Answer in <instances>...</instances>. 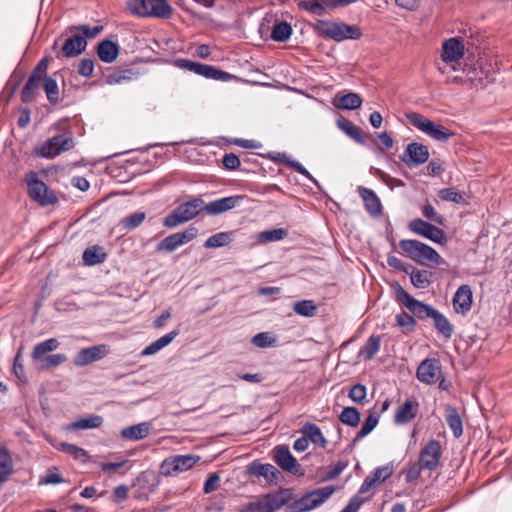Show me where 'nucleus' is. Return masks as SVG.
Returning <instances> with one entry per match:
<instances>
[{
  "instance_id": "obj_32",
  "label": "nucleus",
  "mask_w": 512,
  "mask_h": 512,
  "mask_svg": "<svg viewBox=\"0 0 512 512\" xmlns=\"http://www.w3.org/2000/svg\"><path fill=\"white\" fill-rule=\"evenodd\" d=\"M82 258L85 265L95 266L106 260L107 253L103 247L94 245L84 250Z\"/></svg>"
},
{
  "instance_id": "obj_59",
  "label": "nucleus",
  "mask_w": 512,
  "mask_h": 512,
  "mask_svg": "<svg viewBox=\"0 0 512 512\" xmlns=\"http://www.w3.org/2000/svg\"><path fill=\"white\" fill-rule=\"evenodd\" d=\"M64 361V356L61 354L47 355L42 359L37 360L41 369H51L59 366Z\"/></svg>"
},
{
  "instance_id": "obj_1",
  "label": "nucleus",
  "mask_w": 512,
  "mask_h": 512,
  "mask_svg": "<svg viewBox=\"0 0 512 512\" xmlns=\"http://www.w3.org/2000/svg\"><path fill=\"white\" fill-rule=\"evenodd\" d=\"M292 499V489L279 488L257 496L254 501L242 505L238 512H277Z\"/></svg>"
},
{
  "instance_id": "obj_13",
  "label": "nucleus",
  "mask_w": 512,
  "mask_h": 512,
  "mask_svg": "<svg viewBox=\"0 0 512 512\" xmlns=\"http://www.w3.org/2000/svg\"><path fill=\"white\" fill-rule=\"evenodd\" d=\"M274 460L280 468L294 475L303 476L304 471L286 445H277L274 449Z\"/></svg>"
},
{
  "instance_id": "obj_63",
  "label": "nucleus",
  "mask_w": 512,
  "mask_h": 512,
  "mask_svg": "<svg viewBox=\"0 0 512 512\" xmlns=\"http://www.w3.org/2000/svg\"><path fill=\"white\" fill-rule=\"evenodd\" d=\"M94 70V61L91 58H84L79 61L77 73L82 77H90Z\"/></svg>"
},
{
  "instance_id": "obj_16",
  "label": "nucleus",
  "mask_w": 512,
  "mask_h": 512,
  "mask_svg": "<svg viewBox=\"0 0 512 512\" xmlns=\"http://www.w3.org/2000/svg\"><path fill=\"white\" fill-rule=\"evenodd\" d=\"M64 151V134L48 138L33 149V155L38 158L52 159Z\"/></svg>"
},
{
  "instance_id": "obj_60",
  "label": "nucleus",
  "mask_w": 512,
  "mask_h": 512,
  "mask_svg": "<svg viewBox=\"0 0 512 512\" xmlns=\"http://www.w3.org/2000/svg\"><path fill=\"white\" fill-rule=\"evenodd\" d=\"M367 395V388L363 384H355L349 391L348 397L355 403H362Z\"/></svg>"
},
{
  "instance_id": "obj_20",
  "label": "nucleus",
  "mask_w": 512,
  "mask_h": 512,
  "mask_svg": "<svg viewBox=\"0 0 512 512\" xmlns=\"http://www.w3.org/2000/svg\"><path fill=\"white\" fill-rule=\"evenodd\" d=\"M440 373L439 361L436 359H425L417 368V378L425 384H434Z\"/></svg>"
},
{
  "instance_id": "obj_4",
  "label": "nucleus",
  "mask_w": 512,
  "mask_h": 512,
  "mask_svg": "<svg viewBox=\"0 0 512 512\" xmlns=\"http://www.w3.org/2000/svg\"><path fill=\"white\" fill-rule=\"evenodd\" d=\"M206 204L199 196L192 198L171 211L164 219L163 226L166 228H174L180 224L186 223L196 218L201 211H205Z\"/></svg>"
},
{
  "instance_id": "obj_10",
  "label": "nucleus",
  "mask_w": 512,
  "mask_h": 512,
  "mask_svg": "<svg viewBox=\"0 0 512 512\" xmlns=\"http://www.w3.org/2000/svg\"><path fill=\"white\" fill-rule=\"evenodd\" d=\"M411 232L423 236L430 241L443 245L447 242L446 234L443 229L424 221L421 218H415L408 223Z\"/></svg>"
},
{
  "instance_id": "obj_2",
  "label": "nucleus",
  "mask_w": 512,
  "mask_h": 512,
  "mask_svg": "<svg viewBox=\"0 0 512 512\" xmlns=\"http://www.w3.org/2000/svg\"><path fill=\"white\" fill-rule=\"evenodd\" d=\"M311 27L317 35L335 42L358 40L362 36L361 29L358 26L344 22L317 20Z\"/></svg>"
},
{
  "instance_id": "obj_52",
  "label": "nucleus",
  "mask_w": 512,
  "mask_h": 512,
  "mask_svg": "<svg viewBox=\"0 0 512 512\" xmlns=\"http://www.w3.org/2000/svg\"><path fill=\"white\" fill-rule=\"evenodd\" d=\"M392 473L393 468L389 465H385L375 468L367 477L376 485L377 483L384 482Z\"/></svg>"
},
{
  "instance_id": "obj_38",
  "label": "nucleus",
  "mask_w": 512,
  "mask_h": 512,
  "mask_svg": "<svg viewBox=\"0 0 512 512\" xmlns=\"http://www.w3.org/2000/svg\"><path fill=\"white\" fill-rule=\"evenodd\" d=\"M434 327L437 330L439 334H441L446 339H450L453 335V325L450 323L448 318L441 313L440 311L436 310L434 315L432 316Z\"/></svg>"
},
{
  "instance_id": "obj_55",
  "label": "nucleus",
  "mask_w": 512,
  "mask_h": 512,
  "mask_svg": "<svg viewBox=\"0 0 512 512\" xmlns=\"http://www.w3.org/2000/svg\"><path fill=\"white\" fill-rule=\"evenodd\" d=\"M298 7L317 16H323L326 13L323 3L319 0L301 1Z\"/></svg>"
},
{
  "instance_id": "obj_64",
  "label": "nucleus",
  "mask_w": 512,
  "mask_h": 512,
  "mask_svg": "<svg viewBox=\"0 0 512 512\" xmlns=\"http://www.w3.org/2000/svg\"><path fill=\"white\" fill-rule=\"evenodd\" d=\"M222 164L226 170L234 171L239 169L241 162L236 154L226 153L222 158Z\"/></svg>"
},
{
  "instance_id": "obj_15",
  "label": "nucleus",
  "mask_w": 512,
  "mask_h": 512,
  "mask_svg": "<svg viewBox=\"0 0 512 512\" xmlns=\"http://www.w3.org/2000/svg\"><path fill=\"white\" fill-rule=\"evenodd\" d=\"M442 456V447L439 440L431 439L421 449L419 462L422 463L425 470H435Z\"/></svg>"
},
{
  "instance_id": "obj_18",
  "label": "nucleus",
  "mask_w": 512,
  "mask_h": 512,
  "mask_svg": "<svg viewBox=\"0 0 512 512\" xmlns=\"http://www.w3.org/2000/svg\"><path fill=\"white\" fill-rule=\"evenodd\" d=\"M246 199V195H231L216 199L206 204L205 212L208 215L216 216L240 206Z\"/></svg>"
},
{
  "instance_id": "obj_8",
  "label": "nucleus",
  "mask_w": 512,
  "mask_h": 512,
  "mask_svg": "<svg viewBox=\"0 0 512 512\" xmlns=\"http://www.w3.org/2000/svg\"><path fill=\"white\" fill-rule=\"evenodd\" d=\"M172 64L179 69L193 72L206 79L228 82L235 78L234 75L219 68H216L215 66L195 62L185 58L174 59L172 61Z\"/></svg>"
},
{
  "instance_id": "obj_3",
  "label": "nucleus",
  "mask_w": 512,
  "mask_h": 512,
  "mask_svg": "<svg viewBox=\"0 0 512 512\" xmlns=\"http://www.w3.org/2000/svg\"><path fill=\"white\" fill-rule=\"evenodd\" d=\"M399 247L410 259L420 265L433 267L444 263V259L433 247L419 240H400Z\"/></svg>"
},
{
  "instance_id": "obj_56",
  "label": "nucleus",
  "mask_w": 512,
  "mask_h": 512,
  "mask_svg": "<svg viewBox=\"0 0 512 512\" xmlns=\"http://www.w3.org/2000/svg\"><path fill=\"white\" fill-rule=\"evenodd\" d=\"M348 466V461L339 460L334 464L328 466L326 475L322 481H329L337 478Z\"/></svg>"
},
{
  "instance_id": "obj_57",
  "label": "nucleus",
  "mask_w": 512,
  "mask_h": 512,
  "mask_svg": "<svg viewBox=\"0 0 512 512\" xmlns=\"http://www.w3.org/2000/svg\"><path fill=\"white\" fill-rule=\"evenodd\" d=\"M423 469L424 466L419 461L409 462L406 469L404 470L406 482L411 483L417 480Z\"/></svg>"
},
{
  "instance_id": "obj_11",
  "label": "nucleus",
  "mask_w": 512,
  "mask_h": 512,
  "mask_svg": "<svg viewBox=\"0 0 512 512\" xmlns=\"http://www.w3.org/2000/svg\"><path fill=\"white\" fill-rule=\"evenodd\" d=\"M198 230L194 226H190L184 231L177 232L171 234L164 239H162L157 245L155 250L157 252H166L171 253L175 251L178 247L192 241L196 238Z\"/></svg>"
},
{
  "instance_id": "obj_31",
  "label": "nucleus",
  "mask_w": 512,
  "mask_h": 512,
  "mask_svg": "<svg viewBox=\"0 0 512 512\" xmlns=\"http://www.w3.org/2000/svg\"><path fill=\"white\" fill-rule=\"evenodd\" d=\"M410 276L411 284L417 289H426L432 283L433 273L428 270H419L412 266L407 273Z\"/></svg>"
},
{
  "instance_id": "obj_22",
  "label": "nucleus",
  "mask_w": 512,
  "mask_h": 512,
  "mask_svg": "<svg viewBox=\"0 0 512 512\" xmlns=\"http://www.w3.org/2000/svg\"><path fill=\"white\" fill-rule=\"evenodd\" d=\"M419 410V403L415 398H407L405 402L398 407L394 415V423L404 425L413 420Z\"/></svg>"
},
{
  "instance_id": "obj_25",
  "label": "nucleus",
  "mask_w": 512,
  "mask_h": 512,
  "mask_svg": "<svg viewBox=\"0 0 512 512\" xmlns=\"http://www.w3.org/2000/svg\"><path fill=\"white\" fill-rule=\"evenodd\" d=\"M119 52V44L109 39L102 40L96 47L97 56L104 63L114 62L118 57Z\"/></svg>"
},
{
  "instance_id": "obj_45",
  "label": "nucleus",
  "mask_w": 512,
  "mask_h": 512,
  "mask_svg": "<svg viewBox=\"0 0 512 512\" xmlns=\"http://www.w3.org/2000/svg\"><path fill=\"white\" fill-rule=\"evenodd\" d=\"M396 325L402 329L404 334L412 333L417 325L414 316L408 314L405 311H401L395 316Z\"/></svg>"
},
{
  "instance_id": "obj_46",
  "label": "nucleus",
  "mask_w": 512,
  "mask_h": 512,
  "mask_svg": "<svg viewBox=\"0 0 512 512\" xmlns=\"http://www.w3.org/2000/svg\"><path fill=\"white\" fill-rule=\"evenodd\" d=\"M438 196L441 200L446 202H453L455 204H468L464 193L456 190L455 188H443L439 190Z\"/></svg>"
},
{
  "instance_id": "obj_49",
  "label": "nucleus",
  "mask_w": 512,
  "mask_h": 512,
  "mask_svg": "<svg viewBox=\"0 0 512 512\" xmlns=\"http://www.w3.org/2000/svg\"><path fill=\"white\" fill-rule=\"evenodd\" d=\"M293 310L303 317H313L316 314L317 306L313 300H300L294 303Z\"/></svg>"
},
{
  "instance_id": "obj_48",
  "label": "nucleus",
  "mask_w": 512,
  "mask_h": 512,
  "mask_svg": "<svg viewBox=\"0 0 512 512\" xmlns=\"http://www.w3.org/2000/svg\"><path fill=\"white\" fill-rule=\"evenodd\" d=\"M361 414L355 407H345L339 415V420L350 427H357L360 422Z\"/></svg>"
},
{
  "instance_id": "obj_41",
  "label": "nucleus",
  "mask_w": 512,
  "mask_h": 512,
  "mask_svg": "<svg viewBox=\"0 0 512 512\" xmlns=\"http://www.w3.org/2000/svg\"><path fill=\"white\" fill-rule=\"evenodd\" d=\"M378 422H379V415L371 412L367 416L365 421L363 422L361 429L356 433L354 439L352 440L350 447L352 448L362 438L369 435L373 431V429L378 425Z\"/></svg>"
},
{
  "instance_id": "obj_9",
  "label": "nucleus",
  "mask_w": 512,
  "mask_h": 512,
  "mask_svg": "<svg viewBox=\"0 0 512 512\" xmlns=\"http://www.w3.org/2000/svg\"><path fill=\"white\" fill-rule=\"evenodd\" d=\"M395 300L404 305L419 320L432 318L437 309L411 296L398 282L393 284Z\"/></svg>"
},
{
  "instance_id": "obj_5",
  "label": "nucleus",
  "mask_w": 512,
  "mask_h": 512,
  "mask_svg": "<svg viewBox=\"0 0 512 512\" xmlns=\"http://www.w3.org/2000/svg\"><path fill=\"white\" fill-rule=\"evenodd\" d=\"M127 9L143 18L169 19L172 16V7L167 0H129Z\"/></svg>"
},
{
  "instance_id": "obj_44",
  "label": "nucleus",
  "mask_w": 512,
  "mask_h": 512,
  "mask_svg": "<svg viewBox=\"0 0 512 512\" xmlns=\"http://www.w3.org/2000/svg\"><path fill=\"white\" fill-rule=\"evenodd\" d=\"M292 35V26L286 22H278L273 26L271 38L276 42H286Z\"/></svg>"
},
{
  "instance_id": "obj_7",
  "label": "nucleus",
  "mask_w": 512,
  "mask_h": 512,
  "mask_svg": "<svg viewBox=\"0 0 512 512\" xmlns=\"http://www.w3.org/2000/svg\"><path fill=\"white\" fill-rule=\"evenodd\" d=\"M406 119L412 126L435 141L447 142L452 136H454V132L424 117L418 112L407 113Z\"/></svg>"
},
{
  "instance_id": "obj_50",
  "label": "nucleus",
  "mask_w": 512,
  "mask_h": 512,
  "mask_svg": "<svg viewBox=\"0 0 512 512\" xmlns=\"http://www.w3.org/2000/svg\"><path fill=\"white\" fill-rule=\"evenodd\" d=\"M362 105V98L359 94L349 92L339 99V107L343 110H355Z\"/></svg>"
},
{
  "instance_id": "obj_19",
  "label": "nucleus",
  "mask_w": 512,
  "mask_h": 512,
  "mask_svg": "<svg viewBox=\"0 0 512 512\" xmlns=\"http://www.w3.org/2000/svg\"><path fill=\"white\" fill-rule=\"evenodd\" d=\"M465 44L459 37H452L444 41L442 45L441 57L446 63L454 62L461 59L465 51Z\"/></svg>"
},
{
  "instance_id": "obj_21",
  "label": "nucleus",
  "mask_w": 512,
  "mask_h": 512,
  "mask_svg": "<svg viewBox=\"0 0 512 512\" xmlns=\"http://www.w3.org/2000/svg\"><path fill=\"white\" fill-rule=\"evenodd\" d=\"M453 308L456 313L465 315L472 307V290L467 284L461 285L453 296Z\"/></svg>"
},
{
  "instance_id": "obj_34",
  "label": "nucleus",
  "mask_w": 512,
  "mask_h": 512,
  "mask_svg": "<svg viewBox=\"0 0 512 512\" xmlns=\"http://www.w3.org/2000/svg\"><path fill=\"white\" fill-rule=\"evenodd\" d=\"M381 346V336L371 335L358 352L359 357H363L365 361H370L378 353Z\"/></svg>"
},
{
  "instance_id": "obj_54",
  "label": "nucleus",
  "mask_w": 512,
  "mask_h": 512,
  "mask_svg": "<svg viewBox=\"0 0 512 512\" xmlns=\"http://www.w3.org/2000/svg\"><path fill=\"white\" fill-rule=\"evenodd\" d=\"M174 458L179 472L191 469L200 459L199 456L194 455H175Z\"/></svg>"
},
{
  "instance_id": "obj_33",
  "label": "nucleus",
  "mask_w": 512,
  "mask_h": 512,
  "mask_svg": "<svg viewBox=\"0 0 512 512\" xmlns=\"http://www.w3.org/2000/svg\"><path fill=\"white\" fill-rule=\"evenodd\" d=\"M149 431V423L142 422L122 429L121 436L127 440L136 441L147 437Z\"/></svg>"
},
{
  "instance_id": "obj_43",
  "label": "nucleus",
  "mask_w": 512,
  "mask_h": 512,
  "mask_svg": "<svg viewBox=\"0 0 512 512\" xmlns=\"http://www.w3.org/2000/svg\"><path fill=\"white\" fill-rule=\"evenodd\" d=\"M288 235V231L284 228H276L271 230H264L256 235L259 243H269L280 241Z\"/></svg>"
},
{
  "instance_id": "obj_26",
  "label": "nucleus",
  "mask_w": 512,
  "mask_h": 512,
  "mask_svg": "<svg viewBox=\"0 0 512 512\" xmlns=\"http://www.w3.org/2000/svg\"><path fill=\"white\" fill-rule=\"evenodd\" d=\"M42 84L43 78L30 73L28 80L21 91V101L23 103L33 102L39 94V90Z\"/></svg>"
},
{
  "instance_id": "obj_40",
  "label": "nucleus",
  "mask_w": 512,
  "mask_h": 512,
  "mask_svg": "<svg viewBox=\"0 0 512 512\" xmlns=\"http://www.w3.org/2000/svg\"><path fill=\"white\" fill-rule=\"evenodd\" d=\"M13 472V461L8 449L0 445V484L8 480Z\"/></svg>"
},
{
  "instance_id": "obj_28",
  "label": "nucleus",
  "mask_w": 512,
  "mask_h": 512,
  "mask_svg": "<svg viewBox=\"0 0 512 512\" xmlns=\"http://www.w3.org/2000/svg\"><path fill=\"white\" fill-rule=\"evenodd\" d=\"M103 417L97 414H88L69 424H66L67 431H78L99 428L103 424Z\"/></svg>"
},
{
  "instance_id": "obj_37",
  "label": "nucleus",
  "mask_w": 512,
  "mask_h": 512,
  "mask_svg": "<svg viewBox=\"0 0 512 512\" xmlns=\"http://www.w3.org/2000/svg\"><path fill=\"white\" fill-rule=\"evenodd\" d=\"M87 40L83 35H73L66 39V57H76L86 50Z\"/></svg>"
},
{
  "instance_id": "obj_39",
  "label": "nucleus",
  "mask_w": 512,
  "mask_h": 512,
  "mask_svg": "<svg viewBox=\"0 0 512 512\" xmlns=\"http://www.w3.org/2000/svg\"><path fill=\"white\" fill-rule=\"evenodd\" d=\"M233 231H224L211 235L204 243L206 249H216L229 245L233 241Z\"/></svg>"
},
{
  "instance_id": "obj_53",
  "label": "nucleus",
  "mask_w": 512,
  "mask_h": 512,
  "mask_svg": "<svg viewBox=\"0 0 512 512\" xmlns=\"http://www.w3.org/2000/svg\"><path fill=\"white\" fill-rule=\"evenodd\" d=\"M43 86L50 103L54 104L59 98V89L55 79L52 77H45L43 79Z\"/></svg>"
},
{
  "instance_id": "obj_27",
  "label": "nucleus",
  "mask_w": 512,
  "mask_h": 512,
  "mask_svg": "<svg viewBox=\"0 0 512 512\" xmlns=\"http://www.w3.org/2000/svg\"><path fill=\"white\" fill-rule=\"evenodd\" d=\"M444 412L445 420L451 429L453 436L455 438L461 437L463 434V421L457 408L447 404L444 407Z\"/></svg>"
},
{
  "instance_id": "obj_58",
  "label": "nucleus",
  "mask_w": 512,
  "mask_h": 512,
  "mask_svg": "<svg viewBox=\"0 0 512 512\" xmlns=\"http://www.w3.org/2000/svg\"><path fill=\"white\" fill-rule=\"evenodd\" d=\"M251 342L259 348H267L275 346L276 339L271 337L268 332H260L252 338Z\"/></svg>"
},
{
  "instance_id": "obj_23",
  "label": "nucleus",
  "mask_w": 512,
  "mask_h": 512,
  "mask_svg": "<svg viewBox=\"0 0 512 512\" xmlns=\"http://www.w3.org/2000/svg\"><path fill=\"white\" fill-rule=\"evenodd\" d=\"M357 191L364 202L367 213L374 217L382 214L383 207L381 201L372 189L359 186Z\"/></svg>"
},
{
  "instance_id": "obj_35",
  "label": "nucleus",
  "mask_w": 512,
  "mask_h": 512,
  "mask_svg": "<svg viewBox=\"0 0 512 512\" xmlns=\"http://www.w3.org/2000/svg\"><path fill=\"white\" fill-rule=\"evenodd\" d=\"M337 126L357 143L365 144V139L361 129L354 125L350 120L346 119L345 117H340L337 119Z\"/></svg>"
},
{
  "instance_id": "obj_47",
  "label": "nucleus",
  "mask_w": 512,
  "mask_h": 512,
  "mask_svg": "<svg viewBox=\"0 0 512 512\" xmlns=\"http://www.w3.org/2000/svg\"><path fill=\"white\" fill-rule=\"evenodd\" d=\"M463 44H465V51L468 55L475 56L476 54H480V50L482 49V44L484 43V37L480 34H471L469 37H466L462 40Z\"/></svg>"
},
{
  "instance_id": "obj_6",
  "label": "nucleus",
  "mask_w": 512,
  "mask_h": 512,
  "mask_svg": "<svg viewBox=\"0 0 512 512\" xmlns=\"http://www.w3.org/2000/svg\"><path fill=\"white\" fill-rule=\"evenodd\" d=\"M335 486H324L305 493L285 505V512H307L322 505L335 492Z\"/></svg>"
},
{
  "instance_id": "obj_62",
  "label": "nucleus",
  "mask_w": 512,
  "mask_h": 512,
  "mask_svg": "<svg viewBox=\"0 0 512 512\" xmlns=\"http://www.w3.org/2000/svg\"><path fill=\"white\" fill-rule=\"evenodd\" d=\"M367 500L368 498L355 494L340 512H358Z\"/></svg>"
},
{
  "instance_id": "obj_61",
  "label": "nucleus",
  "mask_w": 512,
  "mask_h": 512,
  "mask_svg": "<svg viewBox=\"0 0 512 512\" xmlns=\"http://www.w3.org/2000/svg\"><path fill=\"white\" fill-rule=\"evenodd\" d=\"M66 453L70 454L75 460L82 463L87 462L89 455L88 452L76 445L66 443Z\"/></svg>"
},
{
  "instance_id": "obj_12",
  "label": "nucleus",
  "mask_w": 512,
  "mask_h": 512,
  "mask_svg": "<svg viewBox=\"0 0 512 512\" xmlns=\"http://www.w3.org/2000/svg\"><path fill=\"white\" fill-rule=\"evenodd\" d=\"M246 474L256 478L263 477L270 485L277 484L282 478L281 472L274 465L259 460H254L246 466Z\"/></svg>"
},
{
  "instance_id": "obj_24",
  "label": "nucleus",
  "mask_w": 512,
  "mask_h": 512,
  "mask_svg": "<svg viewBox=\"0 0 512 512\" xmlns=\"http://www.w3.org/2000/svg\"><path fill=\"white\" fill-rule=\"evenodd\" d=\"M138 68L116 69L104 76L108 85L122 84L138 79L141 76Z\"/></svg>"
},
{
  "instance_id": "obj_30",
  "label": "nucleus",
  "mask_w": 512,
  "mask_h": 512,
  "mask_svg": "<svg viewBox=\"0 0 512 512\" xmlns=\"http://www.w3.org/2000/svg\"><path fill=\"white\" fill-rule=\"evenodd\" d=\"M105 355V346H92L80 350L76 357L78 365H86L91 362L100 360Z\"/></svg>"
},
{
  "instance_id": "obj_42",
  "label": "nucleus",
  "mask_w": 512,
  "mask_h": 512,
  "mask_svg": "<svg viewBox=\"0 0 512 512\" xmlns=\"http://www.w3.org/2000/svg\"><path fill=\"white\" fill-rule=\"evenodd\" d=\"M59 346V342L55 338H50L42 341L34 346L32 351V358L34 361L42 359L47 356L49 352L56 350Z\"/></svg>"
},
{
  "instance_id": "obj_36",
  "label": "nucleus",
  "mask_w": 512,
  "mask_h": 512,
  "mask_svg": "<svg viewBox=\"0 0 512 512\" xmlns=\"http://www.w3.org/2000/svg\"><path fill=\"white\" fill-rule=\"evenodd\" d=\"M301 433L306 435L308 442L311 441L313 444L318 445L322 448H325L327 445V440L324 437L321 429L314 423H306L302 429Z\"/></svg>"
},
{
  "instance_id": "obj_14",
  "label": "nucleus",
  "mask_w": 512,
  "mask_h": 512,
  "mask_svg": "<svg viewBox=\"0 0 512 512\" xmlns=\"http://www.w3.org/2000/svg\"><path fill=\"white\" fill-rule=\"evenodd\" d=\"M429 156V149L426 145L418 142H412L407 145L403 154L400 156V159L411 168L418 167L426 163Z\"/></svg>"
},
{
  "instance_id": "obj_51",
  "label": "nucleus",
  "mask_w": 512,
  "mask_h": 512,
  "mask_svg": "<svg viewBox=\"0 0 512 512\" xmlns=\"http://www.w3.org/2000/svg\"><path fill=\"white\" fill-rule=\"evenodd\" d=\"M146 218V213L142 211H137L130 215H127L121 220V226L126 230H133L140 226Z\"/></svg>"
},
{
  "instance_id": "obj_29",
  "label": "nucleus",
  "mask_w": 512,
  "mask_h": 512,
  "mask_svg": "<svg viewBox=\"0 0 512 512\" xmlns=\"http://www.w3.org/2000/svg\"><path fill=\"white\" fill-rule=\"evenodd\" d=\"M179 333L180 331L178 329H174L169 333L161 336L147 347H145L142 350L141 355L150 356L156 354L158 351L169 345L179 335Z\"/></svg>"
},
{
  "instance_id": "obj_17",
  "label": "nucleus",
  "mask_w": 512,
  "mask_h": 512,
  "mask_svg": "<svg viewBox=\"0 0 512 512\" xmlns=\"http://www.w3.org/2000/svg\"><path fill=\"white\" fill-rule=\"evenodd\" d=\"M28 191L30 197L42 206L52 205L57 202V197L53 191L37 178L28 181Z\"/></svg>"
}]
</instances>
